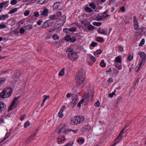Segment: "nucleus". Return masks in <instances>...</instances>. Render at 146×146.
I'll return each instance as SVG.
<instances>
[{"label":"nucleus","instance_id":"nucleus-41","mask_svg":"<svg viewBox=\"0 0 146 146\" xmlns=\"http://www.w3.org/2000/svg\"><path fill=\"white\" fill-rule=\"evenodd\" d=\"M33 26L31 25H28L25 27L26 28V30H30L33 27Z\"/></svg>","mask_w":146,"mask_h":146},{"label":"nucleus","instance_id":"nucleus-14","mask_svg":"<svg viewBox=\"0 0 146 146\" xmlns=\"http://www.w3.org/2000/svg\"><path fill=\"white\" fill-rule=\"evenodd\" d=\"M43 10L42 12L41 13V15H42L44 16H47L49 10L46 7H44L43 8Z\"/></svg>","mask_w":146,"mask_h":146},{"label":"nucleus","instance_id":"nucleus-7","mask_svg":"<svg viewBox=\"0 0 146 146\" xmlns=\"http://www.w3.org/2000/svg\"><path fill=\"white\" fill-rule=\"evenodd\" d=\"M53 21L51 20H48L45 21L42 24L41 27L42 28H44L51 26L53 23Z\"/></svg>","mask_w":146,"mask_h":146},{"label":"nucleus","instance_id":"nucleus-23","mask_svg":"<svg viewBox=\"0 0 146 146\" xmlns=\"http://www.w3.org/2000/svg\"><path fill=\"white\" fill-rule=\"evenodd\" d=\"M66 126V125L65 124H63V126L58 131V134H59L61 132L62 130V129H65Z\"/></svg>","mask_w":146,"mask_h":146},{"label":"nucleus","instance_id":"nucleus-53","mask_svg":"<svg viewBox=\"0 0 146 146\" xmlns=\"http://www.w3.org/2000/svg\"><path fill=\"white\" fill-rule=\"evenodd\" d=\"M96 20L98 21H101L102 20V17L101 16L98 15L96 18Z\"/></svg>","mask_w":146,"mask_h":146},{"label":"nucleus","instance_id":"nucleus-45","mask_svg":"<svg viewBox=\"0 0 146 146\" xmlns=\"http://www.w3.org/2000/svg\"><path fill=\"white\" fill-rule=\"evenodd\" d=\"M30 124V122L28 121H26L24 125V127L25 128H27L28 126Z\"/></svg>","mask_w":146,"mask_h":146},{"label":"nucleus","instance_id":"nucleus-9","mask_svg":"<svg viewBox=\"0 0 146 146\" xmlns=\"http://www.w3.org/2000/svg\"><path fill=\"white\" fill-rule=\"evenodd\" d=\"M77 27H73L70 29L65 28L63 29V31L64 33H70V32H74L76 30Z\"/></svg>","mask_w":146,"mask_h":146},{"label":"nucleus","instance_id":"nucleus-34","mask_svg":"<svg viewBox=\"0 0 146 146\" xmlns=\"http://www.w3.org/2000/svg\"><path fill=\"white\" fill-rule=\"evenodd\" d=\"M89 6L90 7L93 9H95L96 8V6L94 3L92 2L89 4Z\"/></svg>","mask_w":146,"mask_h":146},{"label":"nucleus","instance_id":"nucleus-8","mask_svg":"<svg viewBox=\"0 0 146 146\" xmlns=\"http://www.w3.org/2000/svg\"><path fill=\"white\" fill-rule=\"evenodd\" d=\"M19 98V97H18L17 98L15 97L14 99L13 100V101L11 102L10 105L9 106L8 108V110L9 111L12 110L13 109V107L15 105V104L16 103V102L17 100Z\"/></svg>","mask_w":146,"mask_h":146},{"label":"nucleus","instance_id":"nucleus-44","mask_svg":"<svg viewBox=\"0 0 146 146\" xmlns=\"http://www.w3.org/2000/svg\"><path fill=\"white\" fill-rule=\"evenodd\" d=\"M59 36L56 34L54 35L52 37V38L54 40H58L59 38Z\"/></svg>","mask_w":146,"mask_h":146},{"label":"nucleus","instance_id":"nucleus-38","mask_svg":"<svg viewBox=\"0 0 146 146\" xmlns=\"http://www.w3.org/2000/svg\"><path fill=\"white\" fill-rule=\"evenodd\" d=\"M101 52H102V50H101L98 49V50H97L94 53V55H97L98 54H100L101 53Z\"/></svg>","mask_w":146,"mask_h":146},{"label":"nucleus","instance_id":"nucleus-16","mask_svg":"<svg viewBox=\"0 0 146 146\" xmlns=\"http://www.w3.org/2000/svg\"><path fill=\"white\" fill-rule=\"evenodd\" d=\"M7 98L8 97L3 90L2 92L0 93V98L4 99Z\"/></svg>","mask_w":146,"mask_h":146},{"label":"nucleus","instance_id":"nucleus-46","mask_svg":"<svg viewBox=\"0 0 146 146\" xmlns=\"http://www.w3.org/2000/svg\"><path fill=\"white\" fill-rule=\"evenodd\" d=\"M145 40L143 38L142 39L140 42V43L139 44V46H142L144 43Z\"/></svg>","mask_w":146,"mask_h":146},{"label":"nucleus","instance_id":"nucleus-2","mask_svg":"<svg viewBox=\"0 0 146 146\" xmlns=\"http://www.w3.org/2000/svg\"><path fill=\"white\" fill-rule=\"evenodd\" d=\"M67 53L68 57L72 61H75L78 58V55L76 52H74L72 48H67L66 50Z\"/></svg>","mask_w":146,"mask_h":146},{"label":"nucleus","instance_id":"nucleus-64","mask_svg":"<svg viewBox=\"0 0 146 146\" xmlns=\"http://www.w3.org/2000/svg\"><path fill=\"white\" fill-rule=\"evenodd\" d=\"M34 15L35 17H38L40 16L39 13L37 11H36L34 13Z\"/></svg>","mask_w":146,"mask_h":146},{"label":"nucleus","instance_id":"nucleus-24","mask_svg":"<svg viewBox=\"0 0 146 146\" xmlns=\"http://www.w3.org/2000/svg\"><path fill=\"white\" fill-rule=\"evenodd\" d=\"M65 70V68H63L59 72L58 75L59 76H63L64 74V71Z\"/></svg>","mask_w":146,"mask_h":146},{"label":"nucleus","instance_id":"nucleus-62","mask_svg":"<svg viewBox=\"0 0 146 146\" xmlns=\"http://www.w3.org/2000/svg\"><path fill=\"white\" fill-rule=\"evenodd\" d=\"M56 15L57 16L59 17L62 15V12L60 11H58L57 12Z\"/></svg>","mask_w":146,"mask_h":146},{"label":"nucleus","instance_id":"nucleus-61","mask_svg":"<svg viewBox=\"0 0 146 146\" xmlns=\"http://www.w3.org/2000/svg\"><path fill=\"white\" fill-rule=\"evenodd\" d=\"M133 55L131 56V55H130L128 57L127 59L129 61H131V60H132V59L133 58Z\"/></svg>","mask_w":146,"mask_h":146},{"label":"nucleus","instance_id":"nucleus-13","mask_svg":"<svg viewBox=\"0 0 146 146\" xmlns=\"http://www.w3.org/2000/svg\"><path fill=\"white\" fill-rule=\"evenodd\" d=\"M6 106L5 104L2 102H0V113H1L3 110H5Z\"/></svg>","mask_w":146,"mask_h":146},{"label":"nucleus","instance_id":"nucleus-29","mask_svg":"<svg viewBox=\"0 0 146 146\" xmlns=\"http://www.w3.org/2000/svg\"><path fill=\"white\" fill-rule=\"evenodd\" d=\"M77 102L74 101L72 100V101L70 102L72 108H74Z\"/></svg>","mask_w":146,"mask_h":146},{"label":"nucleus","instance_id":"nucleus-18","mask_svg":"<svg viewBox=\"0 0 146 146\" xmlns=\"http://www.w3.org/2000/svg\"><path fill=\"white\" fill-rule=\"evenodd\" d=\"M123 21H124L123 24V25H126L129 23V19L127 17H125L123 19Z\"/></svg>","mask_w":146,"mask_h":146},{"label":"nucleus","instance_id":"nucleus-60","mask_svg":"<svg viewBox=\"0 0 146 146\" xmlns=\"http://www.w3.org/2000/svg\"><path fill=\"white\" fill-rule=\"evenodd\" d=\"M113 72L116 75L117 74L119 73V71L115 68L113 69Z\"/></svg>","mask_w":146,"mask_h":146},{"label":"nucleus","instance_id":"nucleus-56","mask_svg":"<svg viewBox=\"0 0 146 146\" xmlns=\"http://www.w3.org/2000/svg\"><path fill=\"white\" fill-rule=\"evenodd\" d=\"M30 13V11L29 10H26L24 13V15L25 16H27L29 15Z\"/></svg>","mask_w":146,"mask_h":146},{"label":"nucleus","instance_id":"nucleus-59","mask_svg":"<svg viewBox=\"0 0 146 146\" xmlns=\"http://www.w3.org/2000/svg\"><path fill=\"white\" fill-rule=\"evenodd\" d=\"M90 59L93 62H95L96 61V58L93 56H91L90 57Z\"/></svg>","mask_w":146,"mask_h":146},{"label":"nucleus","instance_id":"nucleus-63","mask_svg":"<svg viewBox=\"0 0 146 146\" xmlns=\"http://www.w3.org/2000/svg\"><path fill=\"white\" fill-rule=\"evenodd\" d=\"M42 20L41 19H40V20H38L37 22V23L38 25H41V24L42 23Z\"/></svg>","mask_w":146,"mask_h":146},{"label":"nucleus","instance_id":"nucleus-25","mask_svg":"<svg viewBox=\"0 0 146 146\" xmlns=\"http://www.w3.org/2000/svg\"><path fill=\"white\" fill-rule=\"evenodd\" d=\"M17 10L18 9L17 8L13 9L9 11V12L8 13L10 14H12L16 12L17 11Z\"/></svg>","mask_w":146,"mask_h":146},{"label":"nucleus","instance_id":"nucleus-50","mask_svg":"<svg viewBox=\"0 0 146 146\" xmlns=\"http://www.w3.org/2000/svg\"><path fill=\"white\" fill-rule=\"evenodd\" d=\"M125 129V128H124V129H123L121 131L120 133H119V137H122V135L123 133V131H124Z\"/></svg>","mask_w":146,"mask_h":146},{"label":"nucleus","instance_id":"nucleus-26","mask_svg":"<svg viewBox=\"0 0 146 146\" xmlns=\"http://www.w3.org/2000/svg\"><path fill=\"white\" fill-rule=\"evenodd\" d=\"M56 16L55 15H53L50 16H49V18L50 19L52 20V21L54 20H56L57 19V18H56Z\"/></svg>","mask_w":146,"mask_h":146},{"label":"nucleus","instance_id":"nucleus-27","mask_svg":"<svg viewBox=\"0 0 146 146\" xmlns=\"http://www.w3.org/2000/svg\"><path fill=\"white\" fill-rule=\"evenodd\" d=\"M48 1V0H39L38 1V3L41 4H43L44 3H47Z\"/></svg>","mask_w":146,"mask_h":146},{"label":"nucleus","instance_id":"nucleus-35","mask_svg":"<svg viewBox=\"0 0 146 146\" xmlns=\"http://www.w3.org/2000/svg\"><path fill=\"white\" fill-rule=\"evenodd\" d=\"M70 39V36L69 35H67L64 38V39L66 42H69Z\"/></svg>","mask_w":146,"mask_h":146},{"label":"nucleus","instance_id":"nucleus-42","mask_svg":"<svg viewBox=\"0 0 146 146\" xmlns=\"http://www.w3.org/2000/svg\"><path fill=\"white\" fill-rule=\"evenodd\" d=\"M85 10L87 12H90L92 11V9L88 7H87L85 8Z\"/></svg>","mask_w":146,"mask_h":146},{"label":"nucleus","instance_id":"nucleus-3","mask_svg":"<svg viewBox=\"0 0 146 146\" xmlns=\"http://www.w3.org/2000/svg\"><path fill=\"white\" fill-rule=\"evenodd\" d=\"M84 118L83 116H75L72 118L71 123L72 125L76 124L83 121Z\"/></svg>","mask_w":146,"mask_h":146},{"label":"nucleus","instance_id":"nucleus-22","mask_svg":"<svg viewBox=\"0 0 146 146\" xmlns=\"http://www.w3.org/2000/svg\"><path fill=\"white\" fill-rule=\"evenodd\" d=\"M8 17L9 16L8 15H2L0 17V20H4Z\"/></svg>","mask_w":146,"mask_h":146},{"label":"nucleus","instance_id":"nucleus-20","mask_svg":"<svg viewBox=\"0 0 146 146\" xmlns=\"http://www.w3.org/2000/svg\"><path fill=\"white\" fill-rule=\"evenodd\" d=\"M9 1H7L3 2L1 3L2 5L3 6V7H5L6 8L9 5Z\"/></svg>","mask_w":146,"mask_h":146},{"label":"nucleus","instance_id":"nucleus-37","mask_svg":"<svg viewBox=\"0 0 146 146\" xmlns=\"http://www.w3.org/2000/svg\"><path fill=\"white\" fill-rule=\"evenodd\" d=\"M73 144V142L72 141H70L68 142L64 146H72Z\"/></svg>","mask_w":146,"mask_h":146},{"label":"nucleus","instance_id":"nucleus-6","mask_svg":"<svg viewBox=\"0 0 146 146\" xmlns=\"http://www.w3.org/2000/svg\"><path fill=\"white\" fill-rule=\"evenodd\" d=\"M3 90L8 98L10 97L13 92V89L11 87H8L4 89Z\"/></svg>","mask_w":146,"mask_h":146},{"label":"nucleus","instance_id":"nucleus-33","mask_svg":"<svg viewBox=\"0 0 146 146\" xmlns=\"http://www.w3.org/2000/svg\"><path fill=\"white\" fill-rule=\"evenodd\" d=\"M62 25V24H61L58 23L56 24H55L54 26V28L57 29Z\"/></svg>","mask_w":146,"mask_h":146},{"label":"nucleus","instance_id":"nucleus-1","mask_svg":"<svg viewBox=\"0 0 146 146\" xmlns=\"http://www.w3.org/2000/svg\"><path fill=\"white\" fill-rule=\"evenodd\" d=\"M85 73L84 70H81L76 74V80L77 84H80L84 81L86 78Z\"/></svg>","mask_w":146,"mask_h":146},{"label":"nucleus","instance_id":"nucleus-10","mask_svg":"<svg viewBox=\"0 0 146 146\" xmlns=\"http://www.w3.org/2000/svg\"><path fill=\"white\" fill-rule=\"evenodd\" d=\"M91 127L89 125L84 126L81 129V132L85 133L86 131H89L91 129Z\"/></svg>","mask_w":146,"mask_h":146},{"label":"nucleus","instance_id":"nucleus-39","mask_svg":"<svg viewBox=\"0 0 146 146\" xmlns=\"http://www.w3.org/2000/svg\"><path fill=\"white\" fill-rule=\"evenodd\" d=\"M93 25L95 26H100L101 25V22L98 23L94 22L93 23Z\"/></svg>","mask_w":146,"mask_h":146},{"label":"nucleus","instance_id":"nucleus-48","mask_svg":"<svg viewBox=\"0 0 146 146\" xmlns=\"http://www.w3.org/2000/svg\"><path fill=\"white\" fill-rule=\"evenodd\" d=\"M17 3V0H12L11 1V3L13 5H16Z\"/></svg>","mask_w":146,"mask_h":146},{"label":"nucleus","instance_id":"nucleus-54","mask_svg":"<svg viewBox=\"0 0 146 146\" xmlns=\"http://www.w3.org/2000/svg\"><path fill=\"white\" fill-rule=\"evenodd\" d=\"M78 142L79 143H83L84 141V139H81V138H79L77 140Z\"/></svg>","mask_w":146,"mask_h":146},{"label":"nucleus","instance_id":"nucleus-55","mask_svg":"<svg viewBox=\"0 0 146 146\" xmlns=\"http://www.w3.org/2000/svg\"><path fill=\"white\" fill-rule=\"evenodd\" d=\"M7 27V26L5 24H0V29H3Z\"/></svg>","mask_w":146,"mask_h":146},{"label":"nucleus","instance_id":"nucleus-17","mask_svg":"<svg viewBox=\"0 0 146 146\" xmlns=\"http://www.w3.org/2000/svg\"><path fill=\"white\" fill-rule=\"evenodd\" d=\"M97 31L100 34L107 35V33H105V31L103 29H101L100 28H99L98 29Z\"/></svg>","mask_w":146,"mask_h":146},{"label":"nucleus","instance_id":"nucleus-28","mask_svg":"<svg viewBox=\"0 0 146 146\" xmlns=\"http://www.w3.org/2000/svg\"><path fill=\"white\" fill-rule=\"evenodd\" d=\"M100 66L102 67H104L106 66V64L105 63L104 61V60H102L100 63Z\"/></svg>","mask_w":146,"mask_h":146},{"label":"nucleus","instance_id":"nucleus-58","mask_svg":"<svg viewBox=\"0 0 146 146\" xmlns=\"http://www.w3.org/2000/svg\"><path fill=\"white\" fill-rule=\"evenodd\" d=\"M62 112H61V111H59L58 113V116L60 117H62L64 116L63 114L62 113Z\"/></svg>","mask_w":146,"mask_h":146},{"label":"nucleus","instance_id":"nucleus-5","mask_svg":"<svg viewBox=\"0 0 146 146\" xmlns=\"http://www.w3.org/2000/svg\"><path fill=\"white\" fill-rule=\"evenodd\" d=\"M37 132V131H35L33 134L32 135L27 139L25 143L26 145H27L35 139V137L36 134Z\"/></svg>","mask_w":146,"mask_h":146},{"label":"nucleus","instance_id":"nucleus-4","mask_svg":"<svg viewBox=\"0 0 146 146\" xmlns=\"http://www.w3.org/2000/svg\"><path fill=\"white\" fill-rule=\"evenodd\" d=\"M138 54L139 55L141 59V62L140 63V65H143L145 63V59L146 58V55L145 52H139L138 53Z\"/></svg>","mask_w":146,"mask_h":146},{"label":"nucleus","instance_id":"nucleus-21","mask_svg":"<svg viewBox=\"0 0 146 146\" xmlns=\"http://www.w3.org/2000/svg\"><path fill=\"white\" fill-rule=\"evenodd\" d=\"M6 80V79L2 78L0 79V87L4 84Z\"/></svg>","mask_w":146,"mask_h":146},{"label":"nucleus","instance_id":"nucleus-36","mask_svg":"<svg viewBox=\"0 0 146 146\" xmlns=\"http://www.w3.org/2000/svg\"><path fill=\"white\" fill-rule=\"evenodd\" d=\"M84 101L85 100L84 99H82L78 104L77 106L79 107H80L81 106V104L82 103H83Z\"/></svg>","mask_w":146,"mask_h":146},{"label":"nucleus","instance_id":"nucleus-30","mask_svg":"<svg viewBox=\"0 0 146 146\" xmlns=\"http://www.w3.org/2000/svg\"><path fill=\"white\" fill-rule=\"evenodd\" d=\"M95 27L92 25H88L87 27V29L89 31L93 30L94 29Z\"/></svg>","mask_w":146,"mask_h":146},{"label":"nucleus","instance_id":"nucleus-12","mask_svg":"<svg viewBox=\"0 0 146 146\" xmlns=\"http://www.w3.org/2000/svg\"><path fill=\"white\" fill-rule=\"evenodd\" d=\"M133 22L135 29V30H137L138 28L139 25L138 22L137 20L136 17L135 16L133 17Z\"/></svg>","mask_w":146,"mask_h":146},{"label":"nucleus","instance_id":"nucleus-40","mask_svg":"<svg viewBox=\"0 0 146 146\" xmlns=\"http://www.w3.org/2000/svg\"><path fill=\"white\" fill-rule=\"evenodd\" d=\"M96 40L97 41L100 42L102 41L103 40V37H97L96 38Z\"/></svg>","mask_w":146,"mask_h":146},{"label":"nucleus","instance_id":"nucleus-15","mask_svg":"<svg viewBox=\"0 0 146 146\" xmlns=\"http://www.w3.org/2000/svg\"><path fill=\"white\" fill-rule=\"evenodd\" d=\"M119 137V136H118V137L114 140L113 145L112 146H114L117 143H119V142L121 140L122 138L120 137Z\"/></svg>","mask_w":146,"mask_h":146},{"label":"nucleus","instance_id":"nucleus-19","mask_svg":"<svg viewBox=\"0 0 146 146\" xmlns=\"http://www.w3.org/2000/svg\"><path fill=\"white\" fill-rule=\"evenodd\" d=\"M72 100L73 101L77 102L78 96L75 94H72Z\"/></svg>","mask_w":146,"mask_h":146},{"label":"nucleus","instance_id":"nucleus-52","mask_svg":"<svg viewBox=\"0 0 146 146\" xmlns=\"http://www.w3.org/2000/svg\"><path fill=\"white\" fill-rule=\"evenodd\" d=\"M122 99V97L121 96H119L117 97L116 100V102L117 103H119Z\"/></svg>","mask_w":146,"mask_h":146},{"label":"nucleus","instance_id":"nucleus-47","mask_svg":"<svg viewBox=\"0 0 146 146\" xmlns=\"http://www.w3.org/2000/svg\"><path fill=\"white\" fill-rule=\"evenodd\" d=\"M25 32V29L21 27L20 29L19 32L20 34H23Z\"/></svg>","mask_w":146,"mask_h":146},{"label":"nucleus","instance_id":"nucleus-49","mask_svg":"<svg viewBox=\"0 0 146 146\" xmlns=\"http://www.w3.org/2000/svg\"><path fill=\"white\" fill-rule=\"evenodd\" d=\"M43 97H44V98L43 100L44 101V102H45L47 99H49L50 96H49L44 95L43 96Z\"/></svg>","mask_w":146,"mask_h":146},{"label":"nucleus","instance_id":"nucleus-32","mask_svg":"<svg viewBox=\"0 0 146 146\" xmlns=\"http://www.w3.org/2000/svg\"><path fill=\"white\" fill-rule=\"evenodd\" d=\"M115 61L118 63H120L121 62V58L119 56H118L115 58Z\"/></svg>","mask_w":146,"mask_h":146},{"label":"nucleus","instance_id":"nucleus-11","mask_svg":"<svg viewBox=\"0 0 146 146\" xmlns=\"http://www.w3.org/2000/svg\"><path fill=\"white\" fill-rule=\"evenodd\" d=\"M60 3L59 2H56L53 5V8L54 10H59L60 9Z\"/></svg>","mask_w":146,"mask_h":146},{"label":"nucleus","instance_id":"nucleus-43","mask_svg":"<svg viewBox=\"0 0 146 146\" xmlns=\"http://www.w3.org/2000/svg\"><path fill=\"white\" fill-rule=\"evenodd\" d=\"M116 92V90H115L114 92H112L111 93H110L108 94L110 98H112L113 96L115 95V92Z\"/></svg>","mask_w":146,"mask_h":146},{"label":"nucleus","instance_id":"nucleus-57","mask_svg":"<svg viewBox=\"0 0 146 146\" xmlns=\"http://www.w3.org/2000/svg\"><path fill=\"white\" fill-rule=\"evenodd\" d=\"M100 105V103L99 100H98L94 104V105L96 107H99Z\"/></svg>","mask_w":146,"mask_h":146},{"label":"nucleus","instance_id":"nucleus-31","mask_svg":"<svg viewBox=\"0 0 146 146\" xmlns=\"http://www.w3.org/2000/svg\"><path fill=\"white\" fill-rule=\"evenodd\" d=\"M76 40V38L75 36H73L72 37H70V39L69 42H71L72 43L75 42Z\"/></svg>","mask_w":146,"mask_h":146},{"label":"nucleus","instance_id":"nucleus-51","mask_svg":"<svg viewBox=\"0 0 146 146\" xmlns=\"http://www.w3.org/2000/svg\"><path fill=\"white\" fill-rule=\"evenodd\" d=\"M97 44V43L94 42V41H92V43L90 44V46L93 47H94Z\"/></svg>","mask_w":146,"mask_h":146}]
</instances>
